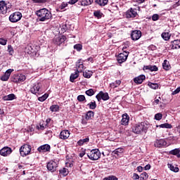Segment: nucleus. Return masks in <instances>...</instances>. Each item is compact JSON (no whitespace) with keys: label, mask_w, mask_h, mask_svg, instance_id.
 Wrapping results in <instances>:
<instances>
[{"label":"nucleus","mask_w":180,"mask_h":180,"mask_svg":"<svg viewBox=\"0 0 180 180\" xmlns=\"http://www.w3.org/2000/svg\"><path fill=\"white\" fill-rule=\"evenodd\" d=\"M180 92V86L178 87L175 91H172V95H176V94H179Z\"/></svg>","instance_id":"55"},{"label":"nucleus","mask_w":180,"mask_h":180,"mask_svg":"<svg viewBox=\"0 0 180 180\" xmlns=\"http://www.w3.org/2000/svg\"><path fill=\"white\" fill-rule=\"evenodd\" d=\"M76 72H82L84 70H85V66H84V63L81 62V60H79L78 63L76 64Z\"/></svg>","instance_id":"17"},{"label":"nucleus","mask_w":180,"mask_h":180,"mask_svg":"<svg viewBox=\"0 0 180 180\" xmlns=\"http://www.w3.org/2000/svg\"><path fill=\"white\" fill-rule=\"evenodd\" d=\"M170 49H172V50L180 49V40L176 39L172 41L170 44Z\"/></svg>","instance_id":"18"},{"label":"nucleus","mask_w":180,"mask_h":180,"mask_svg":"<svg viewBox=\"0 0 180 180\" xmlns=\"http://www.w3.org/2000/svg\"><path fill=\"white\" fill-rule=\"evenodd\" d=\"M4 113H5V112H4V110H2V109L0 108V115H4Z\"/></svg>","instance_id":"64"},{"label":"nucleus","mask_w":180,"mask_h":180,"mask_svg":"<svg viewBox=\"0 0 180 180\" xmlns=\"http://www.w3.org/2000/svg\"><path fill=\"white\" fill-rule=\"evenodd\" d=\"M59 172L60 175H63V176H67V175H68V169L65 168L60 170Z\"/></svg>","instance_id":"38"},{"label":"nucleus","mask_w":180,"mask_h":180,"mask_svg":"<svg viewBox=\"0 0 180 180\" xmlns=\"http://www.w3.org/2000/svg\"><path fill=\"white\" fill-rule=\"evenodd\" d=\"M50 110L52 112H58L60 110V106L58 105H53L50 107Z\"/></svg>","instance_id":"35"},{"label":"nucleus","mask_w":180,"mask_h":180,"mask_svg":"<svg viewBox=\"0 0 180 180\" xmlns=\"http://www.w3.org/2000/svg\"><path fill=\"white\" fill-rule=\"evenodd\" d=\"M36 14L39 18V22H44L51 19V13L46 8H41L37 11Z\"/></svg>","instance_id":"1"},{"label":"nucleus","mask_w":180,"mask_h":180,"mask_svg":"<svg viewBox=\"0 0 180 180\" xmlns=\"http://www.w3.org/2000/svg\"><path fill=\"white\" fill-rule=\"evenodd\" d=\"M179 153H180L179 149L176 148L174 150H170L169 154H172V155H176L179 154Z\"/></svg>","instance_id":"44"},{"label":"nucleus","mask_w":180,"mask_h":180,"mask_svg":"<svg viewBox=\"0 0 180 180\" xmlns=\"http://www.w3.org/2000/svg\"><path fill=\"white\" fill-rule=\"evenodd\" d=\"M25 79L26 76H25V75H20L16 77L15 82H23V81H25Z\"/></svg>","instance_id":"32"},{"label":"nucleus","mask_w":180,"mask_h":180,"mask_svg":"<svg viewBox=\"0 0 180 180\" xmlns=\"http://www.w3.org/2000/svg\"><path fill=\"white\" fill-rule=\"evenodd\" d=\"M8 51L10 54V56H13V53H15V51H13V48L11 45L8 46Z\"/></svg>","instance_id":"45"},{"label":"nucleus","mask_w":180,"mask_h":180,"mask_svg":"<svg viewBox=\"0 0 180 180\" xmlns=\"http://www.w3.org/2000/svg\"><path fill=\"white\" fill-rule=\"evenodd\" d=\"M77 2H78V0H70V1H69V4H70V5H74V4H77Z\"/></svg>","instance_id":"57"},{"label":"nucleus","mask_w":180,"mask_h":180,"mask_svg":"<svg viewBox=\"0 0 180 180\" xmlns=\"http://www.w3.org/2000/svg\"><path fill=\"white\" fill-rule=\"evenodd\" d=\"M132 179L136 180V179H140V176L139 174L134 173L132 175Z\"/></svg>","instance_id":"53"},{"label":"nucleus","mask_w":180,"mask_h":180,"mask_svg":"<svg viewBox=\"0 0 180 180\" xmlns=\"http://www.w3.org/2000/svg\"><path fill=\"white\" fill-rule=\"evenodd\" d=\"M86 143H89V137L85 138L84 139H80L79 141H78L77 144L78 146H84Z\"/></svg>","instance_id":"27"},{"label":"nucleus","mask_w":180,"mask_h":180,"mask_svg":"<svg viewBox=\"0 0 180 180\" xmlns=\"http://www.w3.org/2000/svg\"><path fill=\"white\" fill-rule=\"evenodd\" d=\"M87 106H89V109L94 110V109H96V102L91 101L90 103L87 104Z\"/></svg>","instance_id":"37"},{"label":"nucleus","mask_w":180,"mask_h":180,"mask_svg":"<svg viewBox=\"0 0 180 180\" xmlns=\"http://www.w3.org/2000/svg\"><path fill=\"white\" fill-rule=\"evenodd\" d=\"M155 120H161V119H162V114L160 112L155 114Z\"/></svg>","instance_id":"47"},{"label":"nucleus","mask_w":180,"mask_h":180,"mask_svg":"<svg viewBox=\"0 0 180 180\" xmlns=\"http://www.w3.org/2000/svg\"><path fill=\"white\" fill-rule=\"evenodd\" d=\"M87 157L92 161H96L101 158V151L98 149H93L88 153Z\"/></svg>","instance_id":"4"},{"label":"nucleus","mask_w":180,"mask_h":180,"mask_svg":"<svg viewBox=\"0 0 180 180\" xmlns=\"http://www.w3.org/2000/svg\"><path fill=\"white\" fill-rule=\"evenodd\" d=\"M79 4L82 6H86L89 5V2H88L87 0H81L79 1Z\"/></svg>","instance_id":"46"},{"label":"nucleus","mask_w":180,"mask_h":180,"mask_svg":"<svg viewBox=\"0 0 180 180\" xmlns=\"http://www.w3.org/2000/svg\"><path fill=\"white\" fill-rule=\"evenodd\" d=\"M74 49H75V50H77V51H81V50H82V45L76 44L74 46Z\"/></svg>","instance_id":"50"},{"label":"nucleus","mask_w":180,"mask_h":180,"mask_svg":"<svg viewBox=\"0 0 180 180\" xmlns=\"http://www.w3.org/2000/svg\"><path fill=\"white\" fill-rule=\"evenodd\" d=\"M94 15L98 19H101V18H102V15L103 14L101 11H94Z\"/></svg>","instance_id":"41"},{"label":"nucleus","mask_w":180,"mask_h":180,"mask_svg":"<svg viewBox=\"0 0 180 180\" xmlns=\"http://www.w3.org/2000/svg\"><path fill=\"white\" fill-rule=\"evenodd\" d=\"M68 6V3L63 2L60 6V9H65V8H67Z\"/></svg>","instance_id":"52"},{"label":"nucleus","mask_w":180,"mask_h":180,"mask_svg":"<svg viewBox=\"0 0 180 180\" xmlns=\"http://www.w3.org/2000/svg\"><path fill=\"white\" fill-rule=\"evenodd\" d=\"M103 180H117V177L115 176H109L108 177H105Z\"/></svg>","instance_id":"49"},{"label":"nucleus","mask_w":180,"mask_h":180,"mask_svg":"<svg viewBox=\"0 0 180 180\" xmlns=\"http://www.w3.org/2000/svg\"><path fill=\"white\" fill-rule=\"evenodd\" d=\"M86 95L88 96H92L93 95H95V91L92 89H89V90L86 91Z\"/></svg>","instance_id":"42"},{"label":"nucleus","mask_w":180,"mask_h":180,"mask_svg":"<svg viewBox=\"0 0 180 180\" xmlns=\"http://www.w3.org/2000/svg\"><path fill=\"white\" fill-rule=\"evenodd\" d=\"M60 139H61V140H67V139H68V137H70V131L68 130H63L60 133L59 135Z\"/></svg>","instance_id":"16"},{"label":"nucleus","mask_w":180,"mask_h":180,"mask_svg":"<svg viewBox=\"0 0 180 180\" xmlns=\"http://www.w3.org/2000/svg\"><path fill=\"white\" fill-rule=\"evenodd\" d=\"M162 67L164 70H166V71H168V70L171 68V65H169V62H168V60H165L162 63Z\"/></svg>","instance_id":"30"},{"label":"nucleus","mask_w":180,"mask_h":180,"mask_svg":"<svg viewBox=\"0 0 180 180\" xmlns=\"http://www.w3.org/2000/svg\"><path fill=\"white\" fill-rule=\"evenodd\" d=\"M85 155V150H82L79 154V156L81 157V158H82V157H84Z\"/></svg>","instance_id":"59"},{"label":"nucleus","mask_w":180,"mask_h":180,"mask_svg":"<svg viewBox=\"0 0 180 180\" xmlns=\"http://www.w3.org/2000/svg\"><path fill=\"white\" fill-rule=\"evenodd\" d=\"M121 124H122L123 126H127V124H129V115H127V114H124L122 115Z\"/></svg>","instance_id":"21"},{"label":"nucleus","mask_w":180,"mask_h":180,"mask_svg":"<svg viewBox=\"0 0 180 180\" xmlns=\"http://www.w3.org/2000/svg\"><path fill=\"white\" fill-rule=\"evenodd\" d=\"M171 35L168 32H163L162 34V38L165 41L169 40Z\"/></svg>","instance_id":"36"},{"label":"nucleus","mask_w":180,"mask_h":180,"mask_svg":"<svg viewBox=\"0 0 180 180\" xmlns=\"http://www.w3.org/2000/svg\"><path fill=\"white\" fill-rule=\"evenodd\" d=\"M136 169H137L138 172H143V168L141 166H139Z\"/></svg>","instance_id":"58"},{"label":"nucleus","mask_w":180,"mask_h":180,"mask_svg":"<svg viewBox=\"0 0 180 180\" xmlns=\"http://www.w3.org/2000/svg\"><path fill=\"white\" fill-rule=\"evenodd\" d=\"M78 77H79V73L78 72H75V73H72L70 75V82H74V81H75V79H77V78H78Z\"/></svg>","instance_id":"28"},{"label":"nucleus","mask_w":180,"mask_h":180,"mask_svg":"<svg viewBox=\"0 0 180 180\" xmlns=\"http://www.w3.org/2000/svg\"><path fill=\"white\" fill-rule=\"evenodd\" d=\"M12 72H13V69L7 70L4 73V75L1 77V81H8Z\"/></svg>","instance_id":"15"},{"label":"nucleus","mask_w":180,"mask_h":180,"mask_svg":"<svg viewBox=\"0 0 180 180\" xmlns=\"http://www.w3.org/2000/svg\"><path fill=\"white\" fill-rule=\"evenodd\" d=\"M41 89V84L40 83H36L33 85L32 87L30 89V91L32 94H34V95H36V94H39L40 92V89Z\"/></svg>","instance_id":"11"},{"label":"nucleus","mask_w":180,"mask_h":180,"mask_svg":"<svg viewBox=\"0 0 180 180\" xmlns=\"http://www.w3.org/2000/svg\"><path fill=\"white\" fill-rule=\"evenodd\" d=\"M92 74L93 72L91 70H85L83 72V76L84 78H91V77H92Z\"/></svg>","instance_id":"33"},{"label":"nucleus","mask_w":180,"mask_h":180,"mask_svg":"<svg viewBox=\"0 0 180 180\" xmlns=\"http://www.w3.org/2000/svg\"><path fill=\"white\" fill-rule=\"evenodd\" d=\"M4 101H13L15 99V94H11L8 96H5L3 97Z\"/></svg>","instance_id":"31"},{"label":"nucleus","mask_w":180,"mask_h":180,"mask_svg":"<svg viewBox=\"0 0 180 180\" xmlns=\"http://www.w3.org/2000/svg\"><path fill=\"white\" fill-rule=\"evenodd\" d=\"M65 40H67V37L63 35L56 39V44H58V46H60V44H63Z\"/></svg>","instance_id":"20"},{"label":"nucleus","mask_w":180,"mask_h":180,"mask_svg":"<svg viewBox=\"0 0 180 180\" xmlns=\"http://www.w3.org/2000/svg\"><path fill=\"white\" fill-rule=\"evenodd\" d=\"M148 86L152 89H158V84L157 83H148Z\"/></svg>","instance_id":"43"},{"label":"nucleus","mask_w":180,"mask_h":180,"mask_svg":"<svg viewBox=\"0 0 180 180\" xmlns=\"http://www.w3.org/2000/svg\"><path fill=\"white\" fill-rule=\"evenodd\" d=\"M134 2H138V4H143L145 0H133Z\"/></svg>","instance_id":"61"},{"label":"nucleus","mask_w":180,"mask_h":180,"mask_svg":"<svg viewBox=\"0 0 180 180\" xmlns=\"http://www.w3.org/2000/svg\"><path fill=\"white\" fill-rule=\"evenodd\" d=\"M97 101L98 102L102 99L103 101H108L109 99V94L108 93H103V91H100L98 94L96 96Z\"/></svg>","instance_id":"10"},{"label":"nucleus","mask_w":180,"mask_h":180,"mask_svg":"<svg viewBox=\"0 0 180 180\" xmlns=\"http://www.w3.org/2000/svg\"><path fill=\"white\" fill-rule=\"evenodd\" d=\"M32 151V146L27 144H25L20 148V154L22 157H26V155H29L30 152Z\"/></svg>","instance_id":"5"},{"label":"nucleus","mask_w":180,"mask_h":180,"mask_svg":"<svg viewBox=\"0 0 180 180\" xmlns=\"http://www.w3.org/2000/svg\"><path fill=\"white\" fill-rule=\"evenodd\" d=\"M47 98H49V94H45L42 96L39 97L38 101H39V102H44V101H46Z\"/></svg>","instance_id":"39"},{"label":"nucleus","mask_w":180,"mask_h":180,"mask_svg":"<svg viewBox=\"0 0 180 180\" xmlns=\"http://www.w3.org/2000/svg\"><path fill=\"white\" fill-rule=\"evenodd\" d=\"M146 79V76L144 75H141L134 79L135 84H143V81Z\"/></svg>","instance_id":"19"},{"label":"nucleus","mask_w":180,"mask_h":180,"mask_svg":"<svg viewBox=\"0 0 180 180\" xmlns=\"http://www.w3.org/2000/svg\"><path fill=\"white\" fill-rule=\"evenodd\" d=\"M168 168H169L170 171H173V172H178L179 171V168L176 167H174V165L171 164H168Z\"/></svg>","instance_id":"34"},{"label":"nucleus","mask_w":180,"mask_h":180,"mask_svg":"<svg viewBox=\"0 0 180 180\" xmlns=\"http://www.w3.org/2000/svg\"><path fill=\"white\" fill-rule=\"evenodd\" d=\"M140 179L141 180H147V179H148V174H147L146 172L142 173L140 176Z\"/></svg>","instance_id":"40"},{"label":"nucleus","mask_w":180,"mask_h":180,"mask_svg":"<svg viewBox=\"0 0 180 180\" xmlns=\"http://www.w3.org/2000/svg\"><path fill=\"white\" fill-rule=\"evenodd\" d=\"M127 57H129V52L124 51V53H120L117 57V62L120 64H122V63H124L126 60H127Z\"/></svg>","instance_id":"8"},{"label":"nucleus","mask_w":180,"mask_h":180,"mask_svg":"<svg viewBox=\"0 0 180 180\" xmlns=\"http://www.w3.org/2000/svg\"><path fill=\"white\" fill-rule=\"evenodd\" d=\"M77 101H79V102H84V101H86L85 99V96H84V95L78 96Z\"/></svg>","instance_id":"48"},{"label":"nucleus","mask_w":180,"mask_h":180,"mask_svg":"<svg viewBox=\"0 0 180 180\" xmlns=\"http://www.w3.org/2000/svg\"><path fill=\"white\" fill-rule=\"evenodd\" d=\"M115 84H117V85H115V87H117V85H120V84H122V82H121L120 80H117V81L115 82Z\"/></svg>","instance_id":"62"},{"label":"nucleus","mask_w":180,"mask_h":180,"mask_svg":"<svg viewBox=\"0 0 180 180\" xmlns=\"http://www.w3.org/2000/svg\"><path fill=\"white\" fill-rule=\"evenodd\" d=\"M0 154L3 157H8V155H11V154H12V148H11L10 147H8V146L4 147L0 150Z\"/></svg>","instance_id":"9"},{"label":"nucleus","mask_w":180,"mask_h":180,"mask_svg":"<svg viewBox=\"0 0 180 180\" xmlns=\"http://www.w3.org/2000/svg\"><path fill=\"white\" fill-rule=\"evenodd\" d=\"M137 16V10L136 8H130L126 13V17L127 18H136Z\"/></svg>","instance_id":"12"},{"label":"nucleus","mask_w":180,"mask_h":180,"mask_svg":"<svg viewBox=\"0 0 180 180\" xmlns=\"http://www.w3.org/2000/svg\"><path fill=\"white\" fill-rule=\"evenodd\" d=\"M38 151H50V146L48 144H45L44 146H40L38 148Z\"/></svg>","instance_id":"23"},{"label":"nucleus","mask_w":180,"mask_h":180,"mask_svg":"<svg viewBox=\"0 0 180 180\" xmlns=\"http://www.w3.org/2000/svg\"><path fill=\"white\" fill-rule=\"evenodd\" d=\"M143 70H149V71H158V68L155 65H146L143 67Z\"/></svg>","instance_id":"22"},{"label":"nucleus","mask_w":180,"mask_h":180,"mask_svg":"<svg viewBox=\"0 0 180 180\" xmlns=\"http://www.w3.org/2000/svg\"><path fill=\"white\" fill-rule=\"evenodd\" d=\"M94 115L95 114L94 111H91V110L88 111L85 115L86 120H91V119H92Z\"/></svg>","instance_id":"26"},{"label":"nucleus","mask_w":180,"mask_h":180,"mask_svg":"<svg viewBox=\"0 0 180 180\" xmlns=\"http://www.w3.org/2000/svg\"><path fill=\"white\" fill-rule=\"evenodd\" d=\"M6 40L2 38H0V44H1L2 46H6Z\"/></svg>","instance_id":"54"},{"label":"nucleus","mask_w":180,"mask_h":180,"mask_svg":"<svg viewBox=\"0 0 180 180\" xmlns=\"http://www.w3.org/2000/svg\"><path fill=\"white\" fill-rule=\"evenodd\" d=\"M87 61H90L91 63H94V58H89L87 59Z\"/></svg>","instance_id":"63"},{"label":"nucleus","mask_w":180,"mask_h":180,"mask_svg":"<svg viewBox=\"0 0 180 180\" xmlns=\"http://www.w3.org/2000/svg\"><path fill=\"white\" fill-rule=\"evenodd\" d=\"M150 168H151V165H146L144 167V169H145L146 171L150 169Z\"/></svg>","instance_id":"60"},{"label":"nucleus","mask_w":180,"mask_h":180,"mask_svg":"<svg viewBox=\"0 0 180 180\" xmlns=\"http://www.w3.org/2000/svg\"><path fill=\"white\" fill-rule=\"evenodd\" d=\"M58 167V162L51 160L47 164V169L51 172H56L57 167Z\"/></svg>","instance_id":"7"},{"label":"nucleus","mask_w":180,"mask_h":180,"mask_svg":"<svg viewBox=\"0 0 180 180\" xmlns=\"http://www.w3.org/2000/svg\"><path fill=\"white\" fill-rule=\"evenodd\" d=\"M156 127H160V129H172V125L168 123H165L160 125H156Z\"/></svg>","instance_id":"25"},{"label":"nucleus","mask_w":180,"mask_h":180,"mask_svg":"<svg viewBox=\"0 0 180 180\" xmlns=\"http://www.w3.org/2000/svg\"><path fill=\"white\" fill-rule=\"evenodd\" d=\"M155 147H158V148H161L162 147H165L167 146V141L164 139H157L154 143Z\"/></svg>","instance_id":"14"},{"label":"nucleus","mask_w":180,"mask_h":180,"mask_svg":"<svg viewBox=\"0 0 180 180\" xmlns=\"http://www.w3.org/2000/svg\"><path fill=\"white\" fill-rule=\"evenodd\" d=\"M12 9V4L7 3L5 1H0V13L2 15H6L8 12H11Z\"/></svg>","instance_id":"2"},{"label":"nucleus","mask_w":180,"mask_h":180,"mask_svg":"<svg viewBox=\"0 0 180 180\" xmlns=\"http://www.w3.org/2000/svg\"><path fill=\"white\" fill-rule=\"evenodd\" d=\"M131 37L132 40H139V39L141 37V31L137 30L132 31L131 34Z\"/></svg>","instance_id":"13"},{"label":"nucleus","mask_w":180,"mask_h":180,"mask_svg":"<svg viewBox=\"0 0 180 180\" xmlns=\"http://www.w3.org/2000/svg\"><path fill=\"white\" fill-rule=\"evenodd\" d=\"M37 4H43L47 2V0H33Z\"/></svg>","instance_id":"56"},{"label":"nucleus","mask_w":180,"mask_h":180,"mask_svg":"<svg viewBox=\"0 0 180 180\" xmlns=\"http://www.w3.org/2000/svg\"><path fill=\"white\" fill-rule=\"evenodd\" d=\"M158 19H160V15H158V14H154L152 16V20H153L154 22H155V20H158Z\"/></svg>","instance_id":"51"},{"label":"nucleus","mask_w":180,"mask_h":180,"mask_svg":"<svg viewBox=\"0 0 180 180\" xmlns=\"http://www.w3.org/2000/svg\"><path fill=\"white\" fill-rule=\"evenodd\" d=\"M132 130L135 134H141V133L147 130V126L144 122H141L140 124H136Z\"/></svg>","instance_id":"3"},{"label":"nucleus","mask_w":180,"mask_h":180,"mask_svg":"<svg viewBox=\"0 0 180 180\" xmlns=\"http://www.w3.org/2000/svg\"><path fill=\"white\" fill-rule=\"evenodd\" d=\"M20 19H22V13L20 12L13 13L9 16V20L10 22H12V23H16V22H19Z\"/></svg>","instance_id":"6"},{"label":"nucleus","mask_w":180,"mask_h":180,"mask_svg":"<svg viewBox=\"0 0 180 180\" xmlns=\"http://www.w3.org/2000/svg\"><path fill=\"white\" fill-rule=\"evenodd\" d=\"M112 153L113 154H116V155H120V154H123V153H124V149L123 148H118L115 149Z\"/></svg>","instance_id":"29"},{"label":"nucleus","mask_w":180,"mask_h":180,"mask_svg":"<svg viewBox=\"0 0 180 180\" xmlns=\"http://www.w3.org/2000/svg\"><path fill=\"white\" fill-rule=\"evenodd\" d=\"M95 2L99 5V6H105V5H108L109 0H96Z\"/></svg>","instance_id":"24"}]
</instances>
